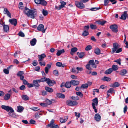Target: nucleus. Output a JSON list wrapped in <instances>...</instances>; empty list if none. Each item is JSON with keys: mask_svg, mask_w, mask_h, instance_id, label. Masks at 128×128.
I'll list each match as a JSON object with an SVG mask.
<instances>
[{"mask_svg": "<svg viewBox=\"0 0 128 128\" xmlns=\"http://www.w3.org/2000/svg\"><path fill=\"white\" fill-rule=\"evenodd\" d=\"M24 12L28 17L32 18H34L35 16L37 14V12L36 10L34 9L33 10H30L26 7L24 9Z\"/></svg>", "mask_w": 128, "mask_h": 128, "instance_id": "nucleus-1", "label": "nucleus"}, {"mask_svg": "<svg viewBox=\"0 0 128 128\" xmlns=\"http://www.w3.org/2000/svg\"><path fill=\"white\" fill-rule=\"evenodd\" d=\"M113 48H112L111 53L114 54L115 52L116 53H118L121 52L122 50V48H120V46L118 44L116 43H114L113 44Z\"/></svg>", "mask_w": 128, "mask_h": 128, "instance_id": "nucleus-2", "label": "nucleus"}, {"mask_svg": "<svg viewBox=\"0 0 128 128\" xmlns=\"http://www.w3.org/2000/svg\"><path fill=\"white\" fill-rule=\"evenodd\" d=\"M66 104L68 106H72L77 105L78 102L76 101L72 100H67L66 102Z\"/></svg>", "mask_w": 128, "mask_h": 128, "instance_id": "nucleus-3", "label": "nucleus"}, {"mask_svg": "<svg viewBox=\"0 0 128 128\" xmlns=\"http://www.w3.org/2000/svg\"><path fill=\"white\" fill-rule=\"evenodd\" d=\"M34 2L36 4H40L43 6H46L47 2L44 0H34Z\"/></svg>", "mask_w": 128, "mask_h": 128, "instance_id": "nucleus-4", "label": "nucleus"}, {"mask_svg": "<svg viewBox=\"0 0 128 128\" xmlns=\"http://www.w3.org/2000/svg\"><path fill=\"white\" fill-rule=\"evenodd\" d=\"M110 28L114 32L117 33L118 31V26L116 24H114L111 25L110 26Z\"/></svg>", "mask_w": 128, "mask_h": 128, "instance_id": "nucleus-5", "label": "nucleus"}, {"mask_svg": "<svg viewBox=\"0 0 128 128\" xmlns=\"http://www.w3.org/2000/svg\"><path fill=\"white\" fill-rule=\"evenodd\" d=\"M60 2L61 3V5H60L59 6H55L56 9L58 10H60L62 8L64 7V6L66 4V3L62 0L60 1Z\"/></svg>", "mask_w": 128, "mask_h": 128, "instance_id": "nucleus-6", "label": "nucleus"}, {"mask_svg": "<svg viewBox=\"0 0 128 128\" xmlns=\"http://www.w3.org/2000/svg\"><path fill=\"white\" fill-rule=\"evenodd\" d=\"M75 4L77 7L80 8L82 9L84 8V5L82 3L76 1L75 2Z\"/></svg>", "mask_w": 128, "mask_h": 128, "instance_id": "nucleus-7", "label": "nucleus"}, {"mask_svg": "<svg viewBox=\"0 0 128 128\" xmlns=\"http://www.w3.org/2000/svg\"><path fill=\"white\" fill-rule=\"evenodd\" d=\"M2 108L6 110L7 112H9L10 110L13 111V109L11 107L8 106L2 105Z\"/></svg>", "mask_w": 128, "mask_h": 128, "instance_id": "nucleus-8", "label": "nucleus"}, {"mask_svg": "<svg viewBox=\"0 0 128 128\" xmlns=\"http://www.w3.org/2000/svg\"><path fill=\"white\" fill-rule=\"evenodd\" d=\"M109 1L111 2H113L112 4H116L117 2L116 0H104V5L106 6L109 2Z\"/></svg>", "mask_w": 128, "mask_h": 128, "instance_id": "nucleus-9", "label": "nucleus"}, {"mask_svg": "<svg viewBox=\"0 0 128 128\" xmlns=\"http://www.w3.org/2000/svg\"><path fill=\"white\" fill-rule=\"evenodd\" d=\"M44 25L42 24H40L38 26L37 28L39 31H42L43 33H44L45 32L46 29L44 30Z\"/></svg>", "mask_w": 128, "mask_h": 128, "instance_id": "nucleus-10", "label": "nucleus"}, {"mask_svg": "<svg viewBox=\"0 0 128 128\" xmlns=\"http://www.w3.org/2000/svg\"><path fill=\"white\" fill-rule=\"evenodd\" d=\"M46 82L50 86H52L54 84H56V82L54 80H51L49 78L47 80Z\"/></svg>", "mask_w": 128, "mask_h": 128, "instance_id": "nucleus-11", "label": "nucleus"}, {"mask_svg": "<svg viewBox=\"0 0 128 128\" xmlns=\"http://www.w3.org/2000/svg\"><path fill=\"white\" fill-rule=\"evenodd\" d=\"M106 22V21L102 20H100L96 21V23L101 26H103Z\"/></svg>", "mask_w": 128, "mask_h": 128, "instance_id": "nucleus-12", "label": "nucleus"}, {"mask_svg": "<svg viewBox=\"0 0 128 128\" xmlns=\"http://www.w3.org/2000/svg\"><path fill=\"white\" fill-rule=\"evenodd\" d=\"M46 56V55L44 54H43L41 55H38V61H42L44 59V58Z\"/></svg>", "mask_w": 128, "mask_h": 128, "instance_id": "nucleus-13", "label": "nucleus"}, {"mask_svg": "<svg viewBox=\"0 0 128 128\" xmlns=\"http://www.w3.org/2000/svg\"><path fill=\"white\" fill-rule=\"evenodd\" d=\"M9 21L12 24L14 25L15 26L16 25L17 23L16 20L14 18L10 19Z\"/></svg>", "mask_w": 128, "mask_h": 128, "instance_id": "nucleus-14", "label": "nucleus"}, {"mask_svg": "<svg viewBox=\"0 0 128 128\" xmlns=\"http://www.w3.org/2000/svg\"><path fill=\"white\" fill-rule=\"evenodd\" d=\"M4 13L5 14H6L9 18L11 17V15L10 13L8 10L6 8H4L3 11Z\"/></svg>", "mask_w": 128, "mask_h": 128, "instance_id": "nucleus-15", "label": "nucleus"}, {"mask_svg": "<svg viewBox=\"0 0 128 128\" xmlns=\"http://www.w3.org/2000/svg\"><path fill=\"white\" fill-rule=\"evenodd\" d=\"M127 12V11H124V13L122 15L120 18L122 20H125L126 19V17L128 15Z\"/></svg>", "mask_w": 128, "mask_h": 128, "instance_id": "nucleus-16", "label": "nucleus"}, {"mask_svg": "<svg viewBox=\"0 0 128 128\" xmlns=\"http://www.w3.org/2000/svg\"><path fill=\"white\" fill-rule=\"evenodd\" d=\"M94 118L95 120L96 121H100L101 119L100 116L98 114H96L95 115Z\"/></svg>", "mask_w": 128, "mask_h": 128, "instance_id": "nucleus-17", "label": "nucleus"}, {"mask_svg": "<svg viewBox=\"0 0 128 128\" xmlns=\"http://www.w3.org/2000/svg\"><path fill=\"white\" fill-rule=\"evenodd\" d=\"M89 64L92 66V67L94 68L96 67V65L95 64L94 60H90L88 62Z\"/></svg>", "mask_w": 128, "mask_h": 128, "instance_id": "nucleus-18", "label": "nucleus"}, {"mask_svg": "<svg viewBox=\"0 0 128 128\" xmlns=\"http://www.w3.org/2000/svg\"><path fill=\"white\" fill-rule=\"evenodd\" d=\"M68 118V116H65L64 118H60V121L61 123H64L66 121Z\"/></svg>", "mask_w": 128, "mask_h": 128, "instance_id": "nucleus-19", "label": "nucleus"}, {"mask_svg": "<svg viewBox=\"0 0 128 128\" xmlns=\"http://www.w3.org/2000/svg\"><path fill=\"white\" fill-rule=\"evenodd\" d=\"M33 84L34 85V86H36V89H38V87L40 86V85L39 84H38L37 80H33Z\"/></svg>", "mask_w": 128, "mask_h": 128, "instance_id": "nucleus-20", "label": "nucleus"}, {"mask_svg": "<svg viewBox=\"0 0 128 128\" xmlns=\"http://www.w3.org/2000/svg\"><path fill=\"white\" fill-rule=\"evenodd\" d=\"M70 83L73 86H77L79 84V82L77 80H72L70 81Z\"/></svg>", "mask_w": 128, "mask_h": 128, "instance_id": "nucleus-21", "label": "nucleus"}, {"mask_svg": "<svg viewBox=\"0 0 128 128\" xmlns=\"http://www.w3.org/2000/svg\"><path fill=\"white\" fill-rule=\"evenodd\" d=\"M93 102L92 104V106H96L98 105V98H96L93 100Z\"/></svg>", "mask_w": 128, "mask_h": 128, "instance_id": "nucleus-22", "label": "nucleus"}, {"mask_svg": "<svg viewBox=\"0 0 128 128\" xmlns=\"http://www.w3.org/2000/svg\"><path fill=\"white\" fill-rule=\"evenodd\" d=\"M51 66L50 64H48L46 65V67L45 68L44 70L46 73L48 74L49 70Z\"/></svg>", "mask_w": 128, "mask_h": 128, "instance_id": "nucleus-23", "label": "nucleus"}, {"mask_svg": "<svg viewBox=\"0 0 128 128\" xmlns=\"http://www.w3.org/2000/svg\"><path fill=\"white\" fill-rule=\"evenodd\" d=\"M127 72V70L126 69H123L120 70V74L121 76H124L126 74Z\"/></svg>", "mask_w": 128, "mask_h": 128, "instance_id": "nucleus-24", "label": "nucleus"}, {"mask_svg": "<svg viewBox=\"0 0 128 128\" xmlns=\"http://www.w3.org/2000/svg\"><path fill=\"white\" fill-rule=\"evenodd\" d=\"M36 39L34 38L30 42V43L32 46L35 45L36 43Z\"/></svg>", "mask_w": 128, "mask_h": 128, "instance_id": "nucleus-25", "label": "nucleus"}, {"mask_svg": "<svg viewBox=\"0 0 128 128\" xmlns=\"http://www.w3.org/2000/svg\"><path fill=\"white\" fill-rule=\"evenodd\" d=\"M22 99L24 100H29V97L27 95H22L21 96Z\"/></svg>", "mask_w": 128, "mask_h": 128, "instance_id": "nucleus-26", "label": "nucleus"}, {"mask_svg": "<svg viewBox=\"0 0 128 128\" xmlns=\"http://www.w3.org/2000/svg\"><path fill=\"white\" fill-rule=\"evenodd\" d=\"M112 71L113 70L112 68H110L106 70L104 73L106 74H110Z\"/></svg>", "mask_w": 128, "mask_h": 128, "instance_id": "nucleus-27", "label": "nucleus"}, {"mask_svg": "<svg viewBox=\"0 0 128 128\" xmlns=\"http://www.w3.org/2000/svg\"><path fill=\"white\" fill-rule=\"evenodd\" d=\"M10 94L8 93L5 94L4 98L5 100H8L10 98Z\"/></svg>", "mask_w": 128, "mask_h": 128, "instance_id": "nucleus-28", "label": "nucleus"}, {"mask_svg": "<svg viewBox=\"0 0 128 128\" xmlns=\"http://www.w3.org/2000/svg\"><path fill=\"white\" fill-rule=\"evenodd\" d=\"M64 52V49L61 50H58L57 52L56 55L58 56H59L62 53Z\"/></svg>", "mask_w": 128, "mask_h": 128, "instance_id": "nucleus-29", "label": "nucleus"}, {"mask_svg": "<svg viewBox=\"0 0 128 128\" xmlns=\"http://www.w3.org/2000/svg\"><path fill=\"white\" fill-rule=\"evenodd\" d=\"M3 28L4 31L6 32L8 31L9 30L8 26L7 25H4L3 24Z\"/></svg>", "mask_w": 128, "mask_h": 128, "instance_id": "nucleus-30", "label": "nucleus"}, {"mask_svg": "<svg viewBox=\"0 0 128 128\" xmlns=\"http://www.w3.org/2000/svg\"><path fill=\"white\" fill-rule=\"evenodd\" d=\"M56 95L58 98H65V95L63 94L58 93Z\"/></svg>", "mask_w": 128, "mask_h": 128, "instance_id": "nucleus-31", "label": "nucleus"}, {"mask_svg": "<svg viewBox=\"0 0 128 128\" xmlns=\"http://www.w3.org/2000/svg\"><path fill=\"white\" fill-rule=\"evenodd\" d=\"M45 90L47 92H52L53 91L52 88H50L47 86H46L45 88Z\"/></svg>", "mask_w": 128, "mask_h": 128, "instance_id": "nucleus-32", "label": "nucleus"}, {"mask_svg": "<svg viewBox=\"0 0 128 128\" xmlns=\"http://www.w3.org/2000/svg\"><path fill=\"white\" fill-rule=\"evenodd\" d=\"M71 84H72L70 83V82H66L64 85L65 86L66 88H69L71 86Z\"/></svg>", "mask_w": 128, "mask_h": 128, "instance_id": "nucleus-33", "label": "nucleus"}, {"mask_svg": "<svg viewBox=\"0 0 128 128\" xmlns=\"http://www.w3.org/2000/svg\"><path fill=\"white\" fill-rule=\"evenodd\" d=\"M24 109L23 107L21 106H18V112H21Z\"/></svg>", "mask_w": 128, "mask_h": 128, "instance_id": "nucleus-34", "label": "nucleus"}, {"mask_svg": "<svg viewBox=\"0 0 128 128\" xmlns=\"http://www.w3.org/2000/svg\"><path fill=\"white\" fill-rule=\"evenodd\" d=\"M94 52L97 54L99 55L100 53V50L98 48H96L94 50Z\"/></svg>", "mask_w": 128, "mask_h": 128, "instance_id": "nucleus-35", "label": "nucleus"}, {"mask_svg": "<svg viewBox=\"0 0 128 128\" xmlns=\"http://www.w3.org/2000/svg\"><path fill=\"white\" fill-rule=\"evenodd\" d=\"M54 120L52 119V120L50 122V124H48L47 125V126L48 127H50V126H52L54 125V124H53L54 122Z\"/></svg>", "mask_w": 128, "mask_h": 128, "instance_id": "nucleus-36", "label": "nucleus"}, {"mask_svg": "<svg viewBox=\"0 0 128 128\" xmlns=\"http://www.w3.org/2000/svg\"><path fill=\"white\" fill-rule=\"evenodd\" d=\"M77 50L78 49L74 47L72 48L71 49V52H70L71 54H72V52H75L77 51Z\"/></svg>", "mask_w": 128, "mask_h": 128, "instance_id": "nucleus-37", "label": "nucleus"}, {"mask_svg": "<svg viewBox=\"0 0 128 128\" xmlns=\"http://www.w3.org/2000/svg\"><path fill=\"white\" fill-rule=\"evenodd\" d=\"M90 28L92 29H96L97 28V26L96 25H94L92 24H91L90 25Z\"/></svg>", "mask_w": 128, "mask_h": 128, "instance_id": "nucleus-38", "label": "nucleus"}, {"mask_svg": "<svg viewBox=\"0 0 128 128\" xmlns=\"http://www.w3.org/2000/svg\"><path fill=\"white\" fill-rule=\"evenodd\" d=\"M42 13L43 15L44 16L47 15L48 14L47 11L46 10L44 9L42 10Z\"/></svg>", "mask_w": 128, "mask_h": 128, "instance_id": "nucleus-39", "label": "nucleus"}, {"mask_svg": "<svg viewBox=\"0 0 128 128\" xmlns=\"http://www.w3.org/2000/svg\"><path fill=\"white\" fill-rule=\"evenodd\" d=\"M120 86L119 84L117 82H115L112 85V86L113 87L115 88L119 86Z\"/></svg>", "mask_w": 128, "mask_h": 128, "instance_id": "nucleus-40", "label": "nucleus"}, {"mask_svg": "<svg viewBox=\"0 0 128 128\" xmlns=\"http://www.w3.org/2000/svg\"><path fill=\"white\" fill-rule=\"evenodd\" d=\"M23 3L22 2H20L18 4V8L20 9H22L23 8Z\"/></svg>", "mask_w": 128, "mask_h": 128, "instance_id": "nucleus-41", "label": "nucleus"}, {"mask_svg": "<svg viewBox=\"0 0 128 128\" xmlns=\"http://www.w3.org/2000/svg\"><path fill=\"white\" fill-rule=\"evenodd\" d=\"M102 80L104 81L108 82L111 79L109 78L104 76V77L103 79H102Z\"/></svg>", "mask_w": 128, "mask_h": 128, "instance_id": "nucleus-42", "label": "nucleus"}, {"mask_svg": "<svg viewBox=\"0 0 128 128\" xmlns=\"http://www.w3.org/2000/svg\"><path fill=\"white\" fill-rule=\"evenodd\" d=\"M112 69L113 70H116L118 69V66L117 65H113L112 66Z\"/></svg>", "mask_w": 128, "mask_h": 128, "instance_id": "nucleus-43", "label": "nucleus"}, {"mask_svg": "<svg viewBox=\"0 0 128 128\" xmlns=\"http://www.w3.org/2000/svg\"><path fill=\"white\" fill-rule=\"evenodd\" d=\"M88 84H82L81 87V88H88Z\"/></svg>", "mask_w": 128, "mask_h": 128, "instance_id": "nucleus-44", "label": "nucleus"}, {"mask_svg": "<svg viewBox=\"0 0 128 128\" xmlns=\"http://www.w3.org/2000/svg\"><path fill=\"white\" fill-rule=\"evenodd\" d=\"M24 74V72L22 71H19L17 74L18 76H22V75Z\"/></svg>", "mask_w": 128, "mask_h": 128, "instance_id": "nucleus-45", "label": "nucleus"}, {"mask_svg": "<svg viewBox=\"0 0 128 128\" xmlns=\"http://www.w3.org/2000/svg\"><path fill=\"white\" fill-rule=\"evenodd\" d=\"M88 31L84 30L82 33V35L84 36H86L88 35Z\"/></svg>", "mask_w": 128, "mask_h": 128, "instance_id": "nucleus-46", "label": "nucleus"}, {"mask_svg": "<svg viewBox=\"0 0 128 128\" xmlns=\"http://www.w3.org/2000/svg\"><path fill=\"white\" fill-rule=\"evenodd\" d=\"M76 94L77 96H80L81 98H82L83 96V94L81 92H76Z\"/></svg>", "mask_w": 128, "mask_h": 128, "instance_id": "nucleus-47", "label": "nucleus"}, {"mask_svg": "<svg viewBox=\"0 0 128 128\" xmlns=\"http://www.w3.org/2000/svg\"><path fill=\"white\" fill-rule=\"evenodd\" d=\"M92 48V46L90 45H88L85 48V50L88 51L90 50Z\"/></svg>", "mask_w": 128, "mask_h": 128, "instance_id": "nucleus-48", "label": "nucleus"}, {"mask_svg": "<svg viewBox=\"0 0 128 128\" xmlns=\"http://www.w3.org/2000/svg\"><path fill=\"white\" fill-rule=\"evenodd\" d=\"M41 115V114L39 113H36L35 114V118H38L40 117V116Z\"/></svg>", "mask_w": 128, "mask_h": 128, "instance_id": "nucleus-49", "label": "nucleus"}, {"mask_svg": "<svg viewBox=\"0 0 128 128\" xmlns=\"http://www.w3.org/2000/svg\"><path fill=\"white\" fill-rule=\"evenodd\" d=\"M3 72L5 74H9V70L7 68H4L3 70Z\"/></svg>", "mask_w": 128, "mask_h": 128, "instance_id": "nucleus-50", "label": "nucleus"}, {"mask_svg": "<svg viewBox=\"0 0 128 128\" xmlns=\"http://www.w3.org/2000/svg\"><path fill=\"white\" fill-rule=\"evenodd\" d=\"M30 109L33 110L34 111H36L39 110L40 108H39L38 107H33L32 108H31Z\"/></svg>", "mask_w": 128, "mask_h": 128, "instance_id": "nucleus-51", "label": "nucleus"}, {"mask_svg": "<svg viewBox=\"0 0 128 128\" xmlns=\"http://www.w3.org/2000/svg\"><path fill=\"white\" fill-rule=\"evenodd\" d=\"M72 99L74 100H78L79 99V98L78 96H72L71 97Z\"/></svg>", "mask_w": 128, "mask_h": 128, "instance_id": "nucleus-52", "label": "nucleus"}, {"mask_svg": "<svg viewBox=\"0 0 128 128\" xmlns=\"http://www.w3.org/2000/svg\"><path fill=\"white\" fill-rule=\"evenodd\" d=\"M42 61H39V63L40 64L41 66H45L46 65V63L44 61H42Z\"/></svg>", "mask_w": 128, "mask_h": 128, "instance_id": "nucleus-53", "label": "nucleus"}, {"mask_svg": "<svg viewBox=\"0 0 128 128\" xmlns=\"http://www.w3.org/2000/svg\"><path fill=\"white\" fill-rule=\"evenodd\" d=\"M48 78H46L45 77H44L43 78H42L41 79L42 81V82H47V80H48Z\"/></svg>", "mask_w": 128, "mask_h": 128, "instance_id": "nucleus-54", "label": "nucleus"}, {"mask_svg": "<svg viewBox=\"0 0 128 128\" xmlns=\"http://www.w3.org/2000/svg\"><path fill=\"white\" fill-rule=\"evenodd\" d=\"M84 55V52H81L79 53L78 56L79 58H82Z\"/></svg>", "mask_w": 128, "mask_h": 128, "instance_id": "nucleus-55", "label": "nucleus"}, {"mask_svg": "<svg viewBox=\"0 0 128 128\" xmlns=\"http://www.w3.org/2000/svg\"><path fill=\"white\" fill-rule=\"evenodd\" d=\"M10 112L8 113V114L9 116H13L14 115L13 112H14V110L13 111H11L10 110Z\"/></svg>", "mask_w": 128, "mask_h": 128, "instance_id": "nucleus-56", "label": "nucleus"}, {"mask_svg": "<svg viewBox=\"0 0 128 128\" xmlns=\"http://www.w3.org/2000/svg\"><path fill=\"white\" fill-rule=\"evenodd\" d=\"M18 35L19 36L22 37H24V34L22 32H19Z\"/></svg>", "mask_w": 128, "mask_h": 128, "instance_id": "nucleus-57", "label": "nucleus"}, {"mask_svg": "<svg viewBox=\"0 0 128 128\" xmlns=\"http://www.w3.org/2000/svg\"><path fill=\"white\" fill-rule=\"evenodd\" d=\"M53 74L55 76H58V72L57 70H54L53 71Z\"/></svg>", "mask_w": 128, "mask_h": 128, "instance_id": "nucleus-58", "label": "nucleus"}, {"mask_svg": "<svg viewBox=\"0 0 128 128\" xmlns=\"http://www.w3.org/2000/svg\"><path fill=\"white\" fill-rule=\"evenodd\" d=\"M121 60L119 59L114 61V62L118 63L120 65H121L120 61Z\"/></svg>", "mask_w": 128, "mask_h": 128, "instance_id": "nucleus-59", "label": "nucleus"}, {"mask_svg": "<svg viewBox=\"0 0 128 128\" xmlns=\"http://www.w3.org/2000/svg\"><path fill=\"white\" fill-rule=\"evenodd\" d=\"M100 8H91L90 10H91L96 11V10H98Z\"/></svg>", "mask_w": 128, "mask_h": 128, "instance_id": "nucleus-60", "label": "nucleus"}, {"mask_svg": "<svg viewBox=\"0 0 128 128\" xmlns=\"http://www.w3.org/2000/svg\"><path fill=\"white\" fill-rule=\"evenodd\" d=\"M30 122L31 124H35L36 122L34 120L32 119L30 120Z\"/></svg>", "mask_w": 128, "mask_h": 128, "instance_id": "nucleus-61", "label": "nucleus"}, {"mask_svg": "<svg viewBox=\"0 0 128 128\" xmlns=\"http://www.w3.org/2000/svg\"><path fill=\"white\" fill-rule=\"evenodd\" d=\"M20 89L22 90H23L25 89V86L24 85H22L20 87Z\"/></svg>", "mask_w": 128, "mask_h": 128, "instance_id": "nucleus-62", "label": "nucleus"}, {"mask_svg": "<svg viewBox=\"0 0 128 128\" xmlns=\"http://www.w3.org/2000/svg\"><path fill=\"white\" fill-rule=\"evenodd\" d=\"M56 66H61L62 65V63L61 62H58L56 63Z\"/></svg>", "mask_w": 128, "mask_h": 128, "instance_id": "nucleus-63", "label": "nucleus"}, {"mask_svg": "<svg viewBox=\"0 0 128 128\" xmlns=\"http://www.w3.org/2000/svg\"><path fill=\"white\" fill-rule=\"evenodd\" d=\"M51 128H59V127L58 125H53L50 127Z\"/></svg>", "mask_w": 128, "mask_h": 128, "instance_id": "nucleus-64", "label": "nucleus"}]
</instances>
